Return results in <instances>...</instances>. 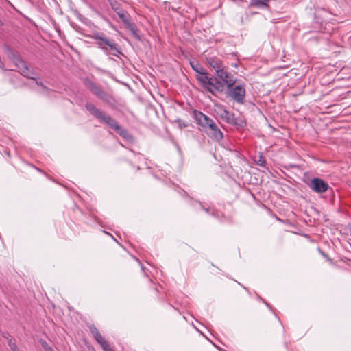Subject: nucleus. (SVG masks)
<instances>
[{
	"label": "nucleus",
	"mask_w": 351,
	"mask_h": 351,
	"mask_svg": "<svg viewBox=\"0 0 351 351\" xmlns=\"http://www.w3.org/2000/svg\"><path fill=\"white\" fill-rule=\"evenodd\" d=\"M14 64L19 71L25 77L31 79H35L36 74L30 71L27 66L26 63L19 58H15L14 60Z\"/></svg>",
	"instance_id": "nucleus-5"
},
{
	"label": "nucleus",
	"mask_w": 351,
	"mask_h": 351,
	"mask_svg": "<svg viewBox=\"0 0 351 351\" xmlns=\"http://www.w3.org/2000/svg\"><path fill=\"white\" fill-rule=\"evenodd\" d=\"M91 333L94 336L95 340L101 346L104 351H114L110 346L108 341L99 333L97 328L93 327L90 328Z\"/></svg>",
	"instance_id": "nucleus-9"
},
{
	"label": "nucleus",
	"mask_w": 351,
	"mask_h": 351,
	"mask_svg": "<svg viewBox=\"0 0 351 351\" xmlns=\"http://www.w3.org/2000/svg\"><path fill=\"white\" fill-rule=\"evenodd\" d=\"M193 69L198 73V74H200L201 72H204V69L200 66L198 64H196V66H192Z\"/></svg>",
	"instance_id": "nucleus-17"
},
{
	"label": "nucleus",
	"mask_w": 351,
	"mask_h": 351,
	"mask_svg": "<svg viewBox=\"0 0 351 351\" xmlns=\"http://www.w3.org/2000/svg\"><path fill=\"white\" fill-rule=\"evenodd\" d=\"M270 0H252V2L254 5H256L257 6H267V3Z\"/></svg>",
	"instance_id": "nucleus-15"
},
{
	"label": "nucleus",
	"mask_w": 351,
	"mask_h": 351,
	"mask_svg": "<svg viewBox=\"0 0 351 351\" xmlns=\"http://www.w3.org/2000/svg\"><path fill=\"white\" fill-rule=\"evenodd\" d=\"M205 131L215 141H219L223 138V133L214 121L207 128V130Z\"/></svg>",
	"instance_id": "nucleus-11"
},
{
	"label": "nucleus",
	"mask_w": 351,
	"mask_h": 351,
	"mask_svg": "<svg viewBox=\"0 0 351 351\" xmlns=\"http://www.w3.org/2000/svg\"><path fill=\"white\" fill-rule=\"evenodd\" d=\"M115 132L125 138L128 139L130 137V135L128 134V132L125 130L121 128L120 126L119 130H117Z\"/></svg>",
	"instance_id": "nucleus-14"
},
{
	"label": "nucleus",
	"mask_w": 351,
	"mask_h": 351,
	"mask_svg": "<svg viewBox=\"0 0 351 351\" xmlns=\"http://www.w3.org/2000/svg\"><path fill=\"white\" fill-rule=\"evenodd\" d=\"M86 108L91 114L95 116L101 122L107 124L114 131L119 130V125L118 123L114 119L105 114L99 108H96L94 104L91 103L86 104Z\"/></svg>",
	"instance_id": "nucleus-3"
},
{
	"label": "nucleus",
	"mask_w": 351,
	"mask_h": 351,
	"mask_svg": "<svg viewBox=\"0 0 351 351\" xmlns=\"http://www.w3.org/2000/svg\"><path fill=\"white\" fill-rule=\"evenodd\" d=\"M218 108V114L222 119L225 120L226 122H230L233 119L232 114L224 109L222 106H219Z\"/></svg>",
	"instance_id": "nucleus-13"
},
{
	"label": "nucleus",
	"mask_w": 351,
	"mask_h": 351,
	"mask_svg": "<svg viewBox=\"0 0 351 351\" xmlns=\"http://www.w3.org/2000/svg\"><path fill=\"white\" fill-rule=\"evenodd\" d=\"M208 64L215 71V74L218 72V70H221L223 67V63L222 61L215 57H210L207 58Z\"/></svg>",
	"instance_id": "nucleus-12"
},
{
	"label": "nucleus",
	"mask_w": 351,
	"mask_h": 351,
	"mask_svg": "<svg viewBox=\"0 0 351 351\" xmlns=\"http://www.w3.org/2000/svg\"><path fill=\"white\" fill-rule=\"evenodd\" d=\"M263 163H264V161L262 160L261 158L259 159L258 162V164L259 165H263Z\"/></svg>",
	"instance_id": "nucleus-20"
},
{
	"label": "nucleus",
	"mask_w": 351,
	"mask_h": 351,
	"mask_svg": "<svg viewBox=\"0 0 351 351\" xmlns=\"http://www.w3.org/2000/svg\"><path fill=\"white\" fill-rule=\"evenodd\" d=\"M309 187L316 193H321L326 192L328 189L329 186L323 180L315 178L311 180Z\"/></svg>",
	"instance_id": "nucleus-6"
},
{
	"label": "nucleus",
	"mask_w": 351,
	"mask_h": 351,
	"mask_svg": "<svg viewBox=\"0 0 351 351\" xmlns=\"http://www.w3.org/2000/svg\"><path fill=\"white\" fill-rule=\"evenodd\" d=\"M197 79L200 83L207 88V90L213 94L217 92H222L223 90V85L217 78L210 77L208 73L204 71L200 74H197Z\"/></svg>",
	"instance_id": "nucleus-2"
},
{
	"label": "nucleus",
	"mask_w": 351,
	"mask_h": 351,
	"mask_svg": "<svg viewBox=\"0 0 351 351\" xmlns=\"http://www.w3.org/2000/svg\"><path fill=\"white\" fill-rule=\"evenodd\" d=\"M194 117L197 123L201 125L204 130H207V128L213 121L209 117L199 111H195Z\"/></svg>",
	"instance_id": "nucleus-10"
},
{
	"label": "nucleus",
	"mask_w": 351,
	"mask_h": 351,
	"mask_svg": "<svg viewBox=\"0 0 351 351\" xmlns=\"http://www.w3.org/2000/svg\"><path fill=\"white\" fill-rule=\"evenodd\" d=\"M95 40V43L99 48L104 51V52L109 55V50L112 51V54L118 56L121 53L117 44L112 39L107 38L101 33H95L93 37Z\"/></svg>",
	"instance_id": "nucleus-1"
},
{
	"label": "nucleus",
	"mask_w": 351,
	"mask_h": 351,
	"mask_svg": "<svg viewBox=\"0 0 351 351\" xmlns=\"http://www.w3.org/2000/svg\"><path fill=\"white\" fill-rule=\"evenodd\" d=\"M216 75L217 78L222 80L221 83L223 86L226 84L228 87H230L235 84L233 75L225 70V66L221 70H218Z\"/></svg>",
	"instance_id": "nucleus-8"
},
{
	"label": "nucleus",
	"mask_w": 351,
	"mask_h": 351,
	"mask_svg": "<svg viewBox=\"0 0 351 351\" xmlns=\"http://www.w3.org/2000/svg\"><path fill=\"white\" fill-rule=\"evenodd\" d=\"M227 94L238 103H243L245 97V88L243 84H237L228 87Z\"/></svg>",
	"instance_id": "nucleus-4"
},
{
	"label": "nucleus",
	"mask_w": 351,
	"mask_h": 351,
	"mask_svg": "<svg viewBox=\"0 0 351 351\" xmlns=\"http://www.w3.org/2000/svg\"><path fill=\"white\" fill-rule=\"evenodd\" d=\"M119 18L124 22L126 23L128 21L126 16L123 12H117Z\"/></svg>",
	"instance_id": "nucleus-18"
},
{
	"label": "nucleus",
	"mask_w": 351,
	"mask_h": 351,
	"mask_svg": "<svg viewBox=\"0 0 351 351\" xmlns=\"http://www.w3.org/2000/svg\"><path fill=\"white\" fill-rule=\"evenodd\" d=\"M43 346L44 347L45 351H53V350L51 347L48 346L46 343H43Z\"/></svg>",
	"instance_id": "nucleus-19"
},
{
	"label": "nucleus",
	"mask_w": 351,
	"mask_h": 351,
	"mask_svg": "<svg viewBox=\"0 0 351 351\" xmlns=\"http://www.w3.org/2000/svg\"><path fill=\"white\" fill-rule=\"evenodd\" d=\"M8 345L12 351H22L18 348L16 343L11 339L9 341Z\"/></svg>",
	"instance_id": "nucleus-16"
},
{
	"label": "nucleus",
	"mask_w": 351,
	"mask_h": 351,
	"mask_svg": "<svg viewBox=\"0 0 351 351\" xmlns=\"http://www.w3.org/2000/svg\"><path fill=\"white\" fill-rule=\"evenodd\" d=\"M89 88L93 94L96 95L98 98L103 100L104 101L110 103L111 101V97L110 95L106 93L100 86L93 84L90 83Z\"/></svg>",
	"instance_id": "nucleus-7"
}]
</instances>
